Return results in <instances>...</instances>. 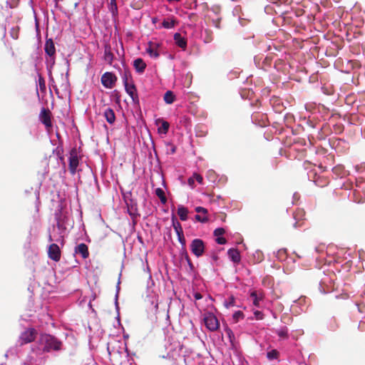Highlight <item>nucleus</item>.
I'll return each instance as SVG.
<instances>
[{"mask_svg": "<svg viewBox=\"0 0 365 365\" xmlns=\"http://www.w3.org/2000/svg\"><path fill=\"white\" fill-rule=\"evenodd\" d=\"M48 76H49V81H50V83H54V80H53V77H52L51 74V75H48Z\"/></svg>", "mask_w": 365, "mask_h": 365, "instance_id": "obj_62", "label": "nucleus"}, {"mask_svg": "<svg viewBox=\"0 0 365 365\" xmlns=\"http://www.w3.org/2000/svg\"><path fill=\"white\" fill-rule=\"evenodd\" d=\"M40 91L41 92L46 91V83L44 78L41 76L38 75V85Z\"/></svg>", "mask_w": 365, "mask_h": 365, "instance_id": "obj_40", "label": "nucleus"}, {"mask_svg": "<svg viewBox=\"0 0 365 365\" xmlns=\"http://www.w3.org/2000/svg\"><path fill=\"white\" fill-rule=\"evenodd\" d=\"M144 271L148 273V274H149L148 280L151 282L152 285H154V282H153V280L152 279V274H151V272H150V267H149L148 264H147L146 267L144 269ZM149 282H148V283Z\"/></svg>", "mask_w": 365, "mask_h": 365, "instance_id": "obj_47", "label": "nucleus"}, {"mask_svg": "<svg viewBox=\"0 0 365 365\" xmlns=\"http://www.w3.org/2000/svg\"><path fill=\"white\" fill-rule=\"evenodd\" d=\"M48 255L50 259L55 262H58L61 259V250L58 245L56 243L50 245Z\"/></svg>", "mask_w": 365, "mask_h": 365, "instance_id": "obj_14", "label": "nucleus"}, {"mask_svg": "<svg viewBox=\"0 0 365 365\" xmlns=\"http://www.w3.org/2000/svg\"><path fill=\"white\" fill-rule=\"evenodd\" d=\"M329 278L324 275L323 278L321 279L319 282V291L322 294H325L329 292L330 287L328 285Z\"/></svg>", "mask_w": 365, "mask_h": 365, "instance_id": "obj_27", "label": "nucleus"}, {"mask_svg": "<svg viewBox=\"0 0 365 365\" xmlns=\"http://www.w3.org/2000/svg\"><path fill=\"white\" fill-rule=\"evenodd\" d=\"M264 259V255L261 250H256L253 254V261L255 263H259Z\"/></svg>", "mask_w": 365, "mask_h": 365, "instance_id": "obj_35", "label": "nucleus"}, {"mask_svg": "<svg viewBox=\"0 0 365 365\" xmlns=\"http://www.w3.org/2000/svg\"><path fill=\"white\" fill-rule=\"evenodd\" d=\"M225 229L223 227H217L214 230V235L217 237H221L225 233Z\"/></svg>", "mask_w": 365, "mask_h": 365, "instance_id": "obj_44", "label": "nucleus"}, {"mask_svg": "<svg viewBox=\"0 0 365 365\" xmlns=\"http://www.w3.org/2000/svg\"><path fill=\"white\" fill-rule=\"evenodd\" d=\"M271 314H272V316L273 317L274 319H277V314L274 312L271 311Z\"/></svg>", "mask_w": 365, "mask_h": 365, "instance_id": "obj_61", "label": "nucleus"}, {"mask_svg": "<svg viewBox=\"0 0 365 365\" xmlns=\"http://www.w3.org/2000/svg\"><path fill=\"white\" fill-rule=\"evenodd\" d=\"M216 242L218 244V245H225L226 242H227V240H225V238L222 237H217L215 240Z\"/></svg>", "mask_w": 365, "mask_h": 365, "instance_id": "obj_53", "label": "nucleus"}, {"mask_svg": "<svg viewBox=\"0 0 365 365\" xmlns=\"http://www.w3.org/2000/svg\"><path fill=\"white\" fill-rule=\"evenodd\" d=\"M364 307L365 306L364 304H359V303L355 304V307L357 309L358 312L360 314L363 313Z\"/></svg>", "mask_w": 365, "mask_h": 365, "instance_id": "obj_50", "label": "nucleus"}, {"mask_svg": "<svg viewBox=\"0 0 365 365\" xmlns=\"http://www.w3.org/2000/svg\"><path fill=\"white\" fill-rule=\"evenodd\" d=\"M125 204L128 209V213L131 217L135 218L139 216L136 201L133 199H130L129 200L125 201Z\"/></svg>", "mask_w": 365, "mask_h": 365, "instance_id": "obj_15", "label": "nucleus"}, {"mask_svg": "<svg viewBox=\"0 0 365 365\" xmlns=\"http://www.w3.org/2000/svg\"><path fill=\"white\" fill-rule=\"evenodd\" d=\"M75 253L79 254L83 259H86L88 255V248L85 243H81L75 247Z\"/></svg>", "mask_w": 365, "mask_h": 365, "instance_id": "obj_22", "label": "nucleus"}, {"mask_svg": "<svg viewBox=\"0 0 365 365\" xmlns=\"http://www.w3.org/2000/svg\"><path fill=\"white\" fill-rule=\"evenodd\" d=\"M279 351L277 349H272L267 352V358L269 360L277 359L279 356Z\"/></svg>", "mask_w": 365, "mask_h": 365, "instance_id": "obj_36", "label": "nucleus"}, {"mask_svg": "<svg viewBox=\"0 0 365 365\" xmlns=\"http://www.w3.org/2000/svg\"><path fill=\"white\" fill-rule=\"evenodd\" d=\"M159 47L160 44L158 43H153L150 41L145 51L150 58L156 59L160 56V53L158 51Z\"/></svg>", "mask_w": 365, "mask_h": 365, "instance_id": "obj_16", "label": "nucleus"}, {"mask_svg": "<svg viewBox=\"0 0 365 365\" xmlns=\"http://www.w3.org/2000/svg\"><path fill=\"white\" fill-rule=\"evenodd\" d=\"M44 50L48 56H55L56 48L54 43L51 38L47 39L45 42Z\"/></svg>", "mask_w": 365, "mask_h": 365, "instance_id": "obj_19", "label": "nucleus"}, {"mask_svg": "<svg viewBox=\"0 0 365 365\" xmlns=\"http://www.w3.org/2000/svg\"><path fill=\"white\" fill-rule=\"evenodd\" d=\"M36 334L37 332L34 328H28L20 335L19 342L21 345L30 343L35 339Z\"/></svg>", "mask_w": 365, "mask_h": 365, "instance_id": "obj_10", "label": "nucleus"}, {"mask_svg": "<svg viewBox=\"0 0 365 365\" xmlns=\"http://www.w3.org/2000/svg\"><path fill=\"white\" fill-rule=\"evenodd\" d=\"M117 346H112L111 344H108L107 350L110 356H115V355H119L124 354L125 356H127V347L126 344H123L120 341L117 342Z\"/></svg>", "mask_w": 365, "mask_h": 365, "instance_id": "obj_11", "label": "nucleus"}, {"mask_svg": "<svg viewBox=\"0 0 365 365\" xmlns=\"http://www.w3.org/2000/svg\"><path fill=\"white\" fill-rule=\"evenodd\" d=\"M155 193L159 197L162 204L165 205L167 202V197L165 196L164 190L162 188H156L155 190Z\"/></svg>", "mask_w": 365, "mask_h": 365, "instance_id": "obj_32", "label": "nucleus"}, {"mask_svg": "<svg viewBox=\"0 0 365 365\" xmlns=\"http://www.w3.org/2000/svg\"><path fill=\"white\" fill-rule=\"evenodd\" d=\"M172 220V225L173 227V229L175 230L176 235L183 232L182 227L181 226V224L178 221L175 215H173L171 217Z\"/></svg>", "mask_w": 365, "mask_h": 365, "instance_id": "obj_31", "label": "nucleus"}, {"mask_svg": "<svg viewBox=\"0 0 365 365\" xmlns=\"http://www.w3.org/2000/svg\"><path fill=\"white\" fill-rule=\"evenodd\" d=\"M195 219L197 221L200 222H206L208 221V218L206 216V215H205L204 216H201L200 215H196Z\"/></svg>", "mask_w": 365, "mask_h": 365, "instance_id": "obj_46", "label": "nucleus"}, {"mask_svg": "<svg viewBox=\"0 0 365 365\" xmlns=\"http://www.w3.org/2000/svg\"><path fill=\"white\" fill-rule=\"evenodd\" d=\"M193 177H196V181L200 184V185H203V178L199 175L198 173H193Z\"/></svg>", "mask_w": 365, "mask_h": 365, "instance_id": "obj_49", "label": "nucleus"}, {"mask_svg": "<svg viewBox=\"0 0 365 365\" xmlns=\"http://www.w3.org/2000/svg\"><path fill=\"white\" fill-rule=\"evenodd\" d=\"M250 296L252 301L253 305L257 307H259L260 302L264 299V294L262 292L258 293L256 291H253L250 293Z\"/></svg>", "mask_w": 365, "mask_h": 365, "instance_id": "obj_23", "label": "nucleus"}, {"mask_svg": "<svg viewBox=\"0 0 365 365\" xmlns=\"http://www.w3.org/2000/svg\"><path fill=\"white\" fill-rule=\"evenodd\" d=\"M144 304L148 319L152 322H155L158 319L157 314L158 313V295L150 289L149 285H148L146 290Z\"/></svg>", "mask_w": 365, "mask_h": 365, "instance_id": "obj_3", "label": "nucleus"}, {"mask_svg": "<svg viewBox=\"0 0 365 365\" xmlns=\"http://www.w3.org/2000/svg\"><path fill=\"white\" fill-rule=\"evenodd\" d=\"M116 81L115 75L111 72H106L101 76V83L106 88H112Z\"/></svg>", "mask_w": 365, "mask_h": 365, "instance_id": "obj_12", "label": "nucleus"}, {"mask_svg": "<svg viewBox=\"0 0 365 365\" xmlns=\"http://www.w3.org/2000/svg\"><path fill=\"white\" fill-rule=\"evenodd\" d=\"M103 59L106 62L108 63L109 64H111L113 59H114V55L111 51V48L110 46H106L104 49V54H103Z\"/></svg>", "mask_w": 365, "mask_h": 365, "instance_id": "obj_28", "label": "nucleus"}, {"mask_svg": "<svg viewBox=\"0 0 365 365\" xmlns=\"http://www.w3.org/2000/svg\"><path fill=\"white\" fill-rule=\"evenodd\" d=\"M56 154L58 156V158H60L61 160H63V156L62 155V153H63V148L58 146L56 148Z\"/></svg>", "mask_w": 365, "mask_h": 365, "instance_id": "obj_51", "label": "nucleus"}, {"mask_svg": "<svg viewBox=\"0 0 365 365\" xmlns=\"http://www.w3.org/2000/svg\"><path fill=\"white\" fill-rule=\"evenodd\" d=\"M61 341L56 336L42 334L40 335L37 344H34L31 351L24 362V365H41L45 358V353L51 351L61 349Z\"/></svg>", "mask_w": 365, "mask_h": 365, "instance_id": "obj_1", "label": "nucleus"}, {"mask_svg": "<svg viewBox=\"0 0 365 365\" xmlns=\"http://www.w3.org/2000/svg\"><path fill=\"white\" fill-rule=\"evenodd\" d=\"M167 146L170 148V154H174L176 151V147L170 143H167Z\"/></svg>", "mask_w": 365, "mask_h": 365, "instance_id": "obj_56", "label": "nucleus"}, {"mask_svg": "<svg viewBox=\"0 0 365 365\" xmlns=\"http://www.w3.org/2000/svg\"><path fill=\"white\" fill-rule=\"evenodd\" d=\"M146 66V63L141 58H138L133 61V67L135 71L139 74H141L145 71Z\"/></svg>", "mask_w": 365, "mask_h": 365, "instance_id": "obj_20", "label": "nucleus"}, {"mask_svg": "<svg viewBox=\"0 0 365 365\" xmlns=\"http://www.w3.org/2000/svg\"><path fill=\"white\" fill-rule=\"evenodd\" d=\"M195 210L197 213H203L204 215H206L207 213V209H205L203 207L198 206L196 207Z\"/></svg>", "mask_w": 365, "mask_h": 365, "instance_id": "obj_52", "label": "nucleus"}, {"mask_svg": "<svg viewBox=\"0 0 365 365\" xmlns=\"http://www.w3.org/2000/svg\"><path fill=\"white\" fill-rule=\"evenodd\" d=\"M10 35L14 39H17L19 38V29L18 28L13 27L10 31Z\"/></svg>", "mask_w": 365, "mask_h": 365, "instance_id": "obj_43", "label": "nucleus"}, {"mask_svg": "<svg viewBox=\"0 0 365 365\" xmlns=\"http://www.w3.org/2000/svg\"><path fill=\"white\" fill-rule=\"evenodd\" d=\"M177 235H178V242L182 245V246H185L186 241H185V238L184 237L183 232L177 234Z\"/></svg>", "mask_w": 365, "mask_h": 365, "instance_id": "obj_45", "label": "nucleus"}, {"mask_svg": "<svg viewBox=\"0 0 365 365\" xmlns=\"http://www.w3.org/2000/svg\"><path fill=\"white\" fill-rule=\"evenodd\" d=\"M225 332L227 334V336H228L230 341L231 343H232V341L235 339V335H234V333L232 331V329L230 328H229L228 327H226L225 328Z\"/></svg>", "mask_w": 365, "mask_h": 365, "instance_id": "obj_41", "label": "nucleus"}, {"mask_svg": "<svg viewBox=\"0 0 365 365\" xmlns=\"http://www.w3.org/2000/svg\"><path fill=\"white\" fill-rule=\"evenodd\" d=\"M253 314H254L255 319H257V320H262L264 319V315L262 313V312H261L259 310H255Z\"/></svg>", "mask_w": 365, "mask_h": 365, "instance_id": "obj_42", "label": "nucleus"}, {"mask_svg": "<svg viewBox=\"0 0 365 365\" xmlns=\"http://www.w3.org/2000/svg\"><path fill=\"white\" fill-rule=\"evenodd\" d=\"M173 39L175 44L185 51L187 48V39L182 36L180 33H175L173 36Z\"/></svg>", "mask_w": 365, "mask_h": 365, "instance_id": "obj_18", "label": "nucleus"}, {"mask_svg": "<svg viewBox=\"0 0 365 365\" xmlns=\"http://www.w3.org/2000/svg\"><path fill=\"white\" fill-rule=\"evenodd\" d=\"M41 115H43V120H42V123L46 125V126L48 125H51V119H50V116L46 113V110L45 108H43L41 110Z\"/></svg>", "mask_w": 365, "mask_h": 365, "instance_id": "obj_37", "label": "nucleus"}, {"mask_svg": "<svg viewBox=\"0 0 365 365\" xmlns=\"http://www.w3.org/2000/svg\"><path fill=\"white\" fill-rule=\"evenodd\" d=\"M181 0H167L168 2L169 3H173V2H178V1H180Z\"/></svg>", "mask_w": 365, "mask_h": 365, "instance_id": "obj_63", "label": "nucleus"}, {"mask_svg": "<svg viewBox=\"0 0 365 365\" xmlns=\"http://www.w3.org/2000/svg\"><path fill=\"white\" fill-rule=\"evenodd\" d=\"M119 286L118 285L117 286V292H116V294H115V308L117 309V311H118V292H119Z\"/></svg>", "mask_w": 365, "mask_h": 365, "instance_id": "obj_55", "label": "nucleus"}, {"mask_svg": "<svg viewBox=\"0 0 365 365\" xmlns=\"http://www.w3.org/2000/svg\"><path fill=\"white\" fill-rule=\"evenodd\" d=\"M55 220H56V225L53 226L51 230H49L48 240L62 244L66 231L65 224L67 217L66 214L58 210L55 213Z\"/></svg>", "mask_w": 365, "mask_h": 365, "instance_id": "obj_2", "label": "nucleus"}, {"mask_svg": "<svg viewBox=\"0 0 365 365\" xmlns=\"http://www.w3.org/2000/svg\"><path fill=\"white\" fill-rule=\"evenodd\" d=\"M235 305V298L233 296H230L227 299L225 300L224 306L229 309Z\"/></svg>", "mask_w": 365, "mask_h": 365, "instance_id": "obj_38", "label": "nucleus"}, {"mask_svg": "<svg viewBox=\"0 0 365 365\" xmlns=\"http://www.w3.org/2000/svg\"><path fill=\"white\" fill-rule=\"evenodd\" d=\"M123 85L126 93L130 96L134 104H139V97L137 93L135 86L131 83H129L126 74L122 76Z\"/></svg>", "mask_w": 365, "mask_h": 365, "instance_id": "obj_6", "label": "nucleus"}, {"mask_svg": "<svg viewBox=\"0 0 365 365\" xmlns=\"http://www.w3.org/2000/svg\"><path fill=\"white\" fill-rule=\"evenodd\" d=\"M193 297L195 300H200L202 298V295L200 292H195Z\"/></svg>", "mask_w": 365, "mask_h": 365, "instance_id": "obj_57", "label": "nucleus"}, {"mask_svg": "<svg viewBox=\"0 0 365 365\" xmlns=\"http://www.w3.org/2000/svg\"><path fill=\"white\" fill-rule=\"evenodd\" d=\"M68 163L70 173L71 175H74L76 173L77 168L79 165V158L76 148H72L70 151Z\"/></svg>", "mask_w": 365, "mask_h": 365, "instance_id": "obj_9", "label": "nucleus"}, {"mask_svg": "<svg viewBox=\"0 0 365 365\" xmlns=\"http://www.w3.org/2000/svg\"><path fill=\"white\" fill-rule=\"evenodd\" d=\"M229 258L234 263H239L241 260L240 253L237 249L230 248L227 251Z\"/></svg>", "mask_w": 365, "mask_h": 365, "instance_id": "obj_24", "label": "nucleus"}, {"mask_svg": "<svg viewBox=\"0 0 365 365\" xmlns=\"http://www.w3.org/2000/svg\"><path fill=\"white\" fill-rule=\"evenodd\" d=\"M185 260H186V262H187V263L190 270H193L195 267H194L193 264L192 263V262H191V260H190V257H189L187 254H185Z\"/></svg>", "mask_w": 365, "mask_h": 365, "instance_id": "obj_48", "label": "nucleus"}, {"mask_svg": "<svg viewBox=\"0 0 365 365\" xmlns=\"http://www.w3.org/2000/svg\"><path fill=\"white\" fill-rule=\"evenodd\" d=\"M203 321L205 327L210 331L217 330L220 327V322L217 317L212 312H206L204 314Z\"/></svg>", "mask_w": 365, "mask_h": 365, "instance_id": "obj_7", "label": "nucleus"}, {"mask_svg": "<svg viewBox=\"0 0 365 365\" xmlns=\"http://www.w3.org/2000/svg\"><path fill=\"white\" fill-rule=\"evenodd\" d=\"M276 258L281 262H284V272L285 273H290L294 270V267H289V262L295 263L296 261L292 257L287 256V250H279L275 254Z\"/></svg>", "mask_w": 365, "mask_h": 365, "instance_id": "obj_5", "label": "nucleus"}, {"mask_svg": "<svg viewBox=\"0 0 365 365\" xmlns=\"http://www.w3.org/2000/svg\"><path fill=\"white\" fill-rule=\"evenodd\" d=\"M46 69L48 75H51L53 66L55 64V56H48L46 60Z\"/></svg>", "mask_w": 365, "mask_h": 365, "instance_id": "obj_34", "label": "nucleus"}, {"mask_svg": "<svg viewBox=\"0 0 365 365\" xmlns=\"http://www.w3.org/2000/svg\"><path fill=\"white\" fill-rule=\"evenodd\" d=\"M245 315L242 311H236L232 314V318L235 322H239L240 319H243Z\"/></svg>", "mask_w": 365, "mask_h": 365, "instance_id": "obj_39", "label": "nucleus"}, {"mask_svg": "<svg viewBox=\"0 0 365 365\" xmlns=\"http://www.w3.org/2000/svg\"><path fill=\"white\" fill-rule=\"evenodd\" d=\"M295 263H292V262H289V267H294V269L295 268V265H294Z\"/></svg>", "mask_w": 365, "mask_h": 365, "instance_id": "obj_64", "label": "nucleus"}, {"mask_svg": "<svg viewBox=\"0 0 365 365\" xmlns=\"http://www.w3.org/2000/svg\"><path fill=\"white\" fill-rule=\"evenodd\" d=\"M151 21L153 24H155L158 21V17H152Z\"/></svg>", "mask_w": 365, "mask_h": 365, "instance_id": "obj_59", "label": "nucleus"}, {"mask_svg": "<svg viewBox=\"0 0 365 365\" xmlns=\"http://www.w3.org/2000/svg\"><path fill=\"white\" fill-rule=\"evenodd\" d=\"M195 180L193 178V175L190 177L187 180V184L189 185V186L191 187V188H194L195 187Z\"/></svg>", "mask_w": 365, "mask_h": 365, "instance_id": "obj_54", "label": "nucleus"}, {"mask_svg": "<svg viewBox=\"0 0 365 365\" xmlns=\"http://www.w3.org/2000/svg\"><path fill=\"white\" fill-rule=\"evenodd\" d=\"M178 24V21L177 19L173 16H170L166 19H164L163 21L160 24L156 26V29H171L175 28V26Z\"/></svg>", "mask_w": 365, "mask_h": 365, "instance_id": "obj_13", "label": "nucleus"}, {"mask_svg": "<svg viewBox=\"0 0 365 365\" xmlns=\"http://www.w3.org/2000/svg\"><path fill=\"white\" fill-rule=\"evenodd\" d=\"M363 324H364V322L362 319H361L358 324V327H357V328L359 331H363V327H362Z\"/></svg>", "mask_w": 365, "mask_h": 365, "instance_id": "obj_58", "label": "nucleus"}, {"mask_svg": "<svg viewBox=\"0 0 365 365\" xmlns=\"http://www.w3.org/2000/svg\"><path fill=\"white\" fill-rule=\"evenodd\" d=\"M188 210L187 207L183 205H179L178 207V215L182 221H185L187 219Z\"/></svg>", "mask_w": 365, "mask_h": 365, "instance_id": "obj_30", "label": "nucleus"}, {"mask_svg": "<svg viewBox=\"0 0 365 365\" xmlns=\"http://www.w3.org/2000/svg\"><path fill=\"white\" fill-rule=\"evenodd\" d=\"M108 8L113 18L118 16V11L116 0H110V3L108 4Z\"/></svg>", "mask_w": 365, "mask_h": 365, "instance_id": "obj_29", "label": "nucleus"}, {"mask_svg": "<svg viewBox=\"0 0 365 365\" xmlns=\"http://www.w3.org/2000/svg\"><path fill=\"white\" fill-rule=\"evenodd\" d=\"M190 248L192 253L196 257H200L203 255L205 251V243L204 241L199 238H195L192 240Z\"/></svg>", "mask_w": 365, "mask_h": 365, "instance_id": "obj_8", "label": "nucleus"}, {"mask_svg": "<svg viewBox=\"0 0 365 365\" xmlns=\"http://www.w3.org/2000/svg\"><path fill=\"white\" fill-rule=\"evenodd\" d=\"M103 116L109 124L114 123L115 120V115L114 110L112 108H107L103 113Z\"/></svg>", "mask_w": 365, "mask_h": 365, "instance_id": "obj_26", "label": "nucleus"}, {"mask_svg": "<svg viewBox=\"0 0 365 365\" xmlns=\"http://www.w3.org/2000/svg\"><path fill=\"white\" fill-rule=\"evenodd\" d=\"M299 226H300L299 222H297H297H295L294 223V225H293V227H294V228H297V227H299Z\"/></svg>", "mask_w": 365, "mask_h": 365, "instance_id": "obj_60", "label": "nucleus"}, {"mask_svg": "<svg viewBox=\"0 0 365 365\" xmlns=\"http://www.w3.org/2000/svg\"><path fill=\"white\" fill-rule=\"evenodd\" d=\"M156 125H159L158 132L159 134H167L170 128V124L163 118H158L155 121Z\"/></svg>", "mask_w": 365, "mask_h": 365, "instance_id": "obj_17", "label": "nucleus"}, {"mask_svg": "<svg viewBox=\"0 0 365 365\" xmlns=\"http://www.w3.org/2000/svg\"><path fill=\"white\" fill-rule=\"evenodd\" d=\"M273 332L281 339L285 340L289 338V329L286 326L274 328L273 329Z\"/></svg>", "mask_w": 365, "mask_h": 365, "instance_id": "obj_21", "label": "nucleus"}, {"mask_svg": "<svg viewBox=\"0 0 365 365\" xmlns=\"http://www.w3.org/2000/svg\"><path fill=\"white\" fill-rule=\"evenodd\" d=\"M332 173L336 178H342L346 175V170L341 165H338L332 168Z\"/></svg>", "mask_w": 365, "mask_h": 365, "instance_id": "obj_25", "label": "nucleus"}, {"mask_svg": "<svg viewBox=\"0 0 365 365\" xmlns=\"http://www.w3.org/2000/svg\"><path fill=\"white\" fill-rule=\"evenodd\" d=\"M163 98L167 104H172L175 101V97L173 91H168L165 92Z\"/></svg>", "mask_w": 365, "mask_h": 365, "instance_id": "obj_33", "label": "nucleus"}, {"mask_svg": "<svg viewBox=\"0 0 365 365\" xmlns=\"http://www.w3.org/2000/svg\"><path fill=\"white\" fill-rule=\"evenodd\" d=\"M356 172L359 174L356 177L355 185L352 186L349 197L356 203H363L365 196V182L362 175V166L356 165Z\"/></svg>", "mask_w": 365, "mask_h": 365, "instance_id": "obj_4", "label": "nucleus"}]
</instances>
